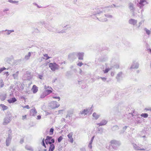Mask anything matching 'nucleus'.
I'll return each mask as SVG.
<instances>
[{"mask_svg": "<svg viewBox=\"0 0 151 151\" xmlns=\"http://www.w3.org/2000/svg\"><path fill=\"white\" fill-rule=\"evenodd\" d=\"M109 7H105L104 8V10L103 11H101L99 9L96 10L94 11L93 13L91 15V17L94 19L95 18H96L98 20L102 22H105L107 21V19L105 18L104 19H101L100 20L99 19L98 17L100 16V14L103 12H105L106 11H107V10H108Z\"/></svg>", "mask_w": 151, "mask_h": 151, "instance_id": "1", "label": "nucleus"}, {"mask_svg": "<svg viewBox=\"0 0 151 151\" xmlns=\"http://www.w3.org/2000/svg\"><path fill=\"white\" fill-rule=\"evenodd\" d=\"M46 145L49 144L50 145L53 144L55 142V141L54 139H52V137L47 136H46V139L45 140Z\"/></svg>", "mask_w": 151, "mask_h": 151, "instance_id": "2", "label": "nucleus"}, {"mask_svg": "<svg viewBox=\"0 0 151 151\" xmlns=\"http://www.w3.org/2000/svg\"><path fill=\"white\" fill-rule=\"evenodd\" d=\"M49 67L52 71H55L58 69L59 66L55 63H50L49 64Z\"/></svg>", "mask_w": 151, "mask_h": 151, "instance_id": "3", "label": "nucleus"}, {"mask_svg": "<svg viewBox=\"0 0 151 151\" xmlns=\"http://www.w3.org/2000/svg\"><path fill=\"white\" fill-rule=\"evenodd\" d=\"M43 25L44 27L50 31H54V27H52L51 25H50L44 22H43Z\"/></svg>", "mask_w": 151, "mask_h": 151, "instance_id": "4", "label": "nucleus"}, {"mask_svg": "<svg viewBox=\"0 0 151 151\" xmlns=\"http://www.w3.org/2000/svg\"><path fill=\"white\" fill-rule=\"evenodd\" d=\"M60 106V104L55 101H53L51 102L50 105V107L52 109H54L58 108Z\"/></svg>", "mask_w": 151, "mask_h": 151, "instance_id": "5", "label": "nucleus"}, {"mask_svg": "<svg viewBox=\"0 0 151 151\" xmlns=\"http://www.w3.org/2000/svg\"><path fill=\"white\" fill-rule=\"evenodd\" d=\"M148 4V3L145 0H140L137 6L140 9L142 8L145 5Z\"/></svg>", "mask_w": 151, "mask_h": 151, "instance_id": "6", "label": "nucleus"}, {"mask_svg": "<svg viewBox=\"0 0 151 151\" xmlns=\"http://www.w3.org/2000/svg\"><path fill=\"white\" fill-rule=\"evenodd\" d=\"M77 52H73L71 53L68 55V58L70 60H74L75 59L77 56Z\"/></svg>", "mask_w": 151, "mask_h": 151, "instance_id": "7", "label": "nucleus"}, {"mask_svg": "<svg viewBox=\"0 0 151 151\" xmlns=\"http://www.w3.org/2000/svg\"><path fill=\"white\" fill-rule=\"evenodd\" d=\"M10 117L9 116H7L4 118L3 124L4 125L8 124L10 122Z\"/></svg>", "mask_w": 151, "mask_h": 151, "instance_id": "8", "label": "nucleus"}, {"mask_svg": "<svg viewBox=\"0 0 151 151\" xmlns=\"http://www.w3.org/2000/svg\"><path fill=\"white\" fill-rule=\"evenodd\" d=\"M139 63L135 61L133 62L132 64L130 67V68L132 69H137L139 68Z\"/></svg>", "mask_w": 151, "mask_h": 151, "instance_id": "9", "label": "nucleus"}, {"mask_svg": "<svg viewBox=\"0 0 151 151\" xmlns=\"http://www.w3.org/2000/svg\"><path fill=\"white\" fill-rule=\"evenodd\" d=\"M77 56L79 60H83L84 53L83 52H77Z\"/></svg>", "mask_w": 151, "mask_h": 151, "instance_id": "10", "label": "nucleus"}, {"mask_svg": "<svg viewBox=\"0 0 151 151\" xmlns=\"http://www.w3.org/2000/svg\"><path fill=\"white\" fill-rule=\"evenodd\" d=\"M12 139V136H10V135L9 136H8V137H7L6 141V145L7 146H8L9 145Z\"/></svg>", "mask_w": 151, "mask_h": 151, "instance_id": "11", "label": "nucleus"}, {"mask_svg": "<svg viewBox=\"0 0 151 151\" xmlns=\"http://www.w3.org/2000/svg\"><path fill=\"white\" fill-rule=\"evenodd\" d=\"M110 143L112 145H115L117 146H119L121 144L119 141L115 140L111 141Z\"/></svg>", "mask_w": 151, "mask_h": 151, "instance_id": "12", "label": "nucleus"}, {"mask_svg": "<svg viewBox=\"0 0 151 151\" xmlns=\"http://www.w3.org/2000/svg\"><path fill=\"white\" fill-rule=\"evenodd\" d=\"M107 121L105 119H103L101 121L100 123H97L96 124L99 126H103L105 125L107 123Z\"/></svg>", "mask_w": 151, "mask_h": 151, "instance_id": "13", "label": "nucleus"}, {"mask_svg": "<svg viewBox=\"0 0 151 151\" xmlns=\"http://www.w3.org/2000/svg\"><path fill=\"white\" fill-rule=\"evenodd\" d=\"M137 23V20L134 19H130L129 20V23L132 25H135Z\"/></svg>", "mask_w": 151, "mask_h": 151, "instance_id": "14", "label": "nucleus"}, {"mask_svg": "<svg viewBox=\"0 0 151 151\" xmlns=\"http://www.w3.org/2000/svg\"><path fill=\"white\" fill-rule=\"evenodd\" d=\"M129 7L131 12H134L135 8L133 3H129Z\"/></svg>", "mask_w": 151, "mask_h": 151, "instance_id": "15", "label": "nucleus"}, {"mask_svg": "<svg viewBox=\"0 0 151 151\" xmlns=\"http://www.w3.org/2000/svg\"><path fill=\"white\" fill-rule=\"evenodd\" d=\"M122 72H119L116 77V78L118 81H119L122 78Z\"/></svg>", "mask_w": 151, "mask_h": 151, "instance_id": "16", "label": "nucleus"}, {"mask_svg": "<svg viewBox=\"0 0 151 151\" xmlns=\"http://www.w3.org/2000/svg\"><path fill=\"white\" fill-rule=\"evenodd\" d=\"M73 135V133L71 132L69 134L67 135V136L69 138V141H70L71 143H73V139L72 138Z\"/></svg>", "mask_w": 151, "mask_h": 151, "instance_id": "17", "label": "nucleus"}, {"mask_svg": "<svg viewBox=\"0 0 151 151\" xmlns=\"http://www.w3.org/2000/svg\"><path fill=\"white\" fill-rule=\"evenodd\" d=\"M133 146L134 149L136 150H145L144 148H141L140 147L138 146L137 145L135 144H133Z\"/></svg>", "mask_w": 151, "mask_h": 151, "instance_id": "18", "label": "nucleus"}, {"mask_svg": "<svg viewBox=\"0 0 151 151\" xmlns=\"http://www.w3.org/2000/svg\"><path fill=\"white\" fill-rule=\"evenodd\" d=\"M35 52H29L28 53L27 55H26L24 57V59L25 60H28L29 59L30 57L31 56V54H34L35 55Z\"/></svg>", "mask_w": 151, "mask_h": 151, "instance_id": "19", "label": "nucleus"}, {"mask_svg": "<svg viewBox=\"0 0 151 151\" xmlns=\"http://www.w3.org/2000/svg\"><path fill=\"white\" fill-rule=\"evenodd\" d=\"M32 90L34 93H35L38 91V88L35 85H34L32 88Z\"/></svg>", "mask_w": 151, "mask_h": 151, "instance_id": "20", "label": "nucleus"}, {"mask_svg": "<svg viewBox=\"0 0 151 151\" xmlns=\"http://www.w3.org/2000/svg\"><path fill=\"white\" fill-rule=\"evenodd\" d=\"M13 58L12 56L11 57H7L5 58L4 59V61L8 63H10Z\"/></svg>", "mask_w": 151, "mask_h": 151, "instance_id": "21", "label": "nucleus"}, {"mask_svg": "<svg viewBox=\"0 0 151 151\" xmlns=\"http://www.w3.org/2000/svg\"><path fill=\"white\" fill-rule=\"evenodd\" d=\"M92 116L93 117V119L95 120H97L100 116V115L99 114H97L95 112L93 113Z\"/></svg>", "mask_w": 151, "mask_h": 151, "instance_id": "22", "label": "nucleus"}, {"mask_svg": "<svg viewBox=\"0 0 151 151\" xmlns=\"http://www.w3.org/2000/svg\"><path fill=\"white\" fill-rule=\"evenodd\" d=\"M6 94L4 93H0V99L1 101L4 100L6 98Z\"/></svg>", "mask_w": 151, "mask_h": 151, "instance_id": "23", "label": "nucleus"}, {"mask_svg": "<svg viewBox=\"0 0 151 151\" xmlns=\"http://www.w3.org/2000/svg\"><path fill=\"white\" fill-rule=\"evenodd\" d=\"M19 71H17L15 73L12 74L15 80H18V74Z\"/></svg>", "mask_w": 151, "mask_h": 151, "instance_id": "24", "label": "nucleus"}, {"mask_svg": "<svg viewBox=\"0 0 151 151\" xmlns=\"http://www.w3.org/2000/svg\"><path fill=\"white\" fill-rule=\"evenodd\" d=\"M37 113L36 110L35 109H31L30 111V115L33 116H35Z\"/></svg>", "mask_w": 151, "mask_h": 151, "instance_id": "25", "label": "nucleus"}, {"mask_svg": "<svg viewBox=\"0 0 151 151\" xmlns=\"http://www.w3.org/2000/svg\"><path fill=\"white\" fill-rule=\"evenodd\" d=\"M17 101V99L15 97L12 98L8 100V101L9 103H14Z\"/></svg>", "mask_w": 151, "mask_h": 151, "instance_id": "26", "label": "nucleus"}, {"mask_svg": "<svg viewBox=\"0 0 151 151\" xmlns=\"http://www.w3.org/2000/svg\"><path fill=\"white\" fill-rule=\"evenodd\" d=\"M88 110L87 109H85L83 111H81L80 114H84V115H86L87 114Z\"/></svg>", "mask_w": 151, "mask_h": 151, "instance_id": "27", "label": "nucleus"}, {"mask_svg": "<svg viewBox=\"0 0 151 151\" xmlns=\"http://www.w3.org/2000/svg\"><path fill=\"white\" fill-rule=\"evenodd\" d=\"M55 148V146L53 144H51L50 145L49 150V151H53Z\"/></svg>", "mask_w": 151, "mask_h": 151, "instance_id": "28", "label": "nucleus"}, {"mask_svg": "<svg viewBox=\"0 0 151 151\" xmlns=\"http://www.w3.org/2000/svg\"><path fill=\"white\" fill-rule=\"evenodd\" d=\"M26 76L27 77V79L28 80H30L32 78V76L31 75V73L30 72H27L26 73Z\"/></svg>", "mask_w": 151, "mask_h": 151, "instance_id": "29", "label": "nucleus"}, {"mask_svg": "<svg viewBox=\"0 0 151 151\" xmlns=\"http://www.w3.org/2000/svg\"><path fill=\"white\" fill-rule=\"evenodd\" d=\"M0 107H2L3 111H4L7 109L8 108L7 106L2 104H0Z\"/></svg>", "mask_w": 151, "mask_h": 151, "instance_id": "30", "label": "nucleus"}, {"mask_svg": "<svg viewBox=\"0 0 151 151\" xmlns=\"http://www.w3.org/2000/svg\"><path fill=\"white\" fill-rule=\"evenodd\" d=\"M47 95V94L44 91L41 93L40 96V98L43 99Z\"/></svg>", "mask_w": 151, "mask_h": 151, "instance_id": "31", "label": "nucleus"}, {"mask_svg": "<svg viewBox=\"0 0 151 151\" xmlns=\"http://www.w3.org/2000/svg\"><path fill=\"white\" fill-rule=\"evenodd\" d=\"M4 31L6 32V34L7 35H9L11 33L14 32V30H8L6 29L5 31L3 30L2 31V32H3Z\"/></svg>", "mask_w": 151, "mask_h": 151, "instance_id": "32", "label": "nucleus"}, {"mask_svg": "<svg viewBox=\"0 0 151 151\" xmlns=\"http://www.w3.org/2000/svg\"><path fill=\"white\" fill-rule=\"evenodd\" d=\"M25 148L26 149L30 151H33L34 150L33 149L31 146L28 145H26V146Z\"/></svg>", "mask_w": 151, "mask_h": 151, "instance_id": "33", "label": "nucleus"}, {"mask_svg": "<svg viewBox=\"0 0 151 151\" xmlns=\"http://www.w3.org/2000/svg\"><path fill=\"white\" fill-rule=\"evenodd\" d=\"M144 31H145L146 32V33L148 35H149L150 33V30L147 29L146 28H145L144 29Z\"/></svg>", "mask_w": 151, "mask_h": 151, "instance_id": "34", "label": "nucleus"}, {"mask_svg": "<svg viewBox=\"0 0 151 151\" xmlns=\"http://www.w3.org/2000/svg\"><path fill=\"white\" fill-rule=\"evenodd\" d=\"M142 119V118L140 117H137L136 118H135V121L137 123H140L141 122L140 121V120Z\"/></svg>", "mask_w": 151, "mask_h": 151, "instance_id": "35", "label": "nucleus"}, {"mask_svg": "<svg viewBox=\"0 0 151 151\" xmlns=\"http://www.w3.org/2000/svg\"><path fill=\"white\" fill-rule=\"evenodd\" d=\"M112 131H115L119 129V127L117 125H115L112 127L111 128Z\"/></svg>", "mask_w": 151, "mask_h": 151, "instance_id": "36", "label": "nucleus"}, {"mask_svg": "<svg viewBox=\"0 0 151 151\" xmlns=\"http://www.w3.org/2000/svg\"><path fill=\"white\" fill-rule=\"evenodd\" d=\"M141 116L145 118H146L148 117V115L147 113H142L140 115Z\"/></svg>", "mask_w": 151, "mask_h": 151, "instance_id": "37", "label": "nucleus"}, {"mask_svg": "<svg viewBox=\"0 0 151 151\" xmlns=\"http://www.w3.org/2000/svg\"><path fill=\"white\" fill-rule=\"evenodd\" d=\"M8 1L12 4H18L19 1H13V0H9Z\"/></svg>", "mask_w": 151, "mask_h": 151, "instance_id": "38", "label": "nucleus"}, {"mask_svg": "<svg viewBox=\"0 0 151 151\" xmlns=\"http://www.w3.org/2000/svg\"><path fill=\"white\" fill-rule=\"evenodd\" d=\"M73 114V112L72 111H68L67 112V115L68 116H69V117H71L72 116V115Z\"/></svg>", "mask_w": 151, "mask_h": 151, "instance_id": "39", "label": "nucleus"}, {"mask_svg": "<svg viewBox=\"0 0 151 151\" xmlns=\"http://www.w3.org/2000/svg\"><path fill=\"white\" fill-rule=\"evenodd\" d=\"M47 94V95L50 94L52 92V91L50 90H45L44 91Z\"/></svg>", "mask_w": 151, "mask_h": 151, "instance_id": "40", "label": "nucleus"}, {"mask_svg": "<svg viewBox=\"0 0 151 151\" xmlns=\"http://www.w3.org/2000/svg\"><path fill=\"white\" fill-rule=\"evenodd\" d=\"M4 86V83L2 79H0V88L3 87Z\"/></svg>", "mask_w": 151, "mask_h": 151, "instance_id": "41", "label": "nucleus"}, {"mask_svg": "<svg viewBox=\"0 0 151 151\" xmlns=\"http://www.w3.org/2000/svg\"><path fill=\"white\" fill-rule=\"evenodd\" d=\"M54 129L52 128H51L50 129V134L52 135L53 134L54 131Z\"/></svg>", "mask_w": 151, "mask_h": 151, "instance_id": "42", "label": "nucleus"}, {"mask_svg": "<svg viewBox=\"0 0 151 151\" xmlns=\"http://www.w3.org/2000/svg\"><path fill=\"white\" fill-rule=\"evenodd\" d=\"M63 138L62 136H60L59 137L58 139V142H60L63 139Z\"/></svg>", "mask_w": 151, "mask_h": 151, "instance_id": "43", "label": "nucleus"}, {"mask_svg": "<svg viewBox=\"0 0 151 151\" xmlns=\"http://www.w3.org/2000/svg\"><path fill=\"white\" fill-rule=\"evenodd\" d=\"M110 69L109 68H106L105 70H104V73H107L110 70Z\"/></svg>", "mask_w": 151, "mask_h": 151, "instance_id": "44", "label": "nucleus"}, {"mask_svg": "<svg viewBox=\"0 0 151 151\" xmlns=\"http://www.w3.org/2000/svg\"><path fill=\"white\" fill-rule=\"evenodd\" d=\"M98 130L101 133H102L103 132V129L102 128H98Z\"/></svg>", "mask_w": 151, "mask_h": 151, "instance_id": "45", "label": "nucleus"}, {"mask_svg": "<svg viewBox=\"0 0 151 151\" xmlns=\"http://www.w3.org/2000/svg\"><path fill=\"white\" fill-rule=\"evenodd\" d=\"M42 145L45 148H46V146L45 142L44 139H43L42 140Z\"/></svg>", "mask_w": 151, "mask_h": 151, "instance_id": "46", "label": "nucleus"}, {"mask_svg": "<svg viewBox=\"0 0 151 151\" xmlns=\"http://www.w3.org/2000/svg\"><path fill=\"white\" fill-rule=\"evenodd\" d=\"M112 146L114 149L116 150L118 149V147L119 146H117L115 145H112Z\"/></svg>", "mask_w": 151, "mask_h": 151, "instance_id": "47", "label": "nucleus"}, {"mask_svg": "<svg viewBox=\"0 0 151 151\" xmlns=\"http://www.w3.org/2000/svg\"><path fill=\"white\" fill-rule=\"evenodd\" d=\"M127 128V127L126 126L123 127V128L122 132H120V134L123 133H124V132L125 131V130H126Z\"/></svg>", "mask_w": 151, "mask_h": 151, "instance_id": "48", "label": "nucleus"}, {"mask_svg": "<svg viewBox=\"0 0 151 151\" xmlns=\"http://www.w3.org/2000/svg\"><path fill=\"white\" fill-rule=\"evenodd\" d=\"M44 56L45 57V60H48L49 58H50V57L48 56L47 54H45L44 55Z\"/></svg>", "mask_w": 151, "mask_h": 151, "instance_id": "49", "label": "nucleus"}, {"mask_svg": "<svg viewBox=\"0 0 151 151\" xmlns=\"http://www.w3.org/2000/svg\"><path fill=\"white\" fill-rule=\"evenodd\" d=\"M12 130L10 129H9L8 131V136H9V135H10V136H12Z\"/></svg>", "mask_w": 151, "mask_h": 151, "instance_id": "50", "label": "nucleus"}, {"mask_svg": "<svg viewBox=\"0 0 151 151\" xmlns=\"http://www.w3.org/2000/svg\"><path fill=\"white\" fill-rule=\"evenodd\" d=\"M52 98L54 99H58V101H59L60 100V98L59 96H53Z\"/></svg>", "mask_w": 151, "mask_h": 151, "instance_id": "51", "label": "nucleus"}, {"mask_svg": "<svg viewBox=\"0 0 151 151\" xmlns=\"http://www.w3.org/2000/svg\"><path fill=\"white\" fill-rule=\"evenodd\" d=\"M55 32H56L58 33H63L64 32L63 30L60 31L59 30H56Z\"/></svg>", "mask_w": 151, "mask_h": 151, "instance_id": "52", "label": "nucleus"}, {"mask_svg": "<svg viewBox=\"0 0 151 151\" xmlns=\"http://www.w3.org/2000/svg\"><path fill=\"white\" fill-rule=\"evenodd\" d=\"M83 65V63L81 62H79L77 64V65L79 67H81Z\"/></svg>", "mask_w": 151, "mask_h": 151, "instance_id": "53", "label": "nucleus"}, {"mask_svg": "<svg viewBox=\"0 0 151 151\" xmlns=\"http://www.w3.org/2000/svg\"><path fill=\"white\" fill-rule=\"evenodd\" d=\"M5 69H6V68L4 67H3V68H0V73H1Z\"/></svg>", "mask_w": 151, "mask_h": 151, "instance_id": "54", "label": "nucleus"}, {"mask_svg": "<svg viewBox=\"0 0 151 151\" xmlns=\"http://www.w3.org/2000/svg\"><path fill=\"white\" fill-rule=\"evenodd\" d=\"M68 119L66 120L65 118H63L61 119V121L63 122L64 121L65 122H68Z\"/></svg>", "mask_w": 151, "mask_h": 151, "instance_id": "55", "label": "nucleus"}, {"mask_svg": "<svg viewBox=\"0 0 151 151\" xmlns=\"http://www.w3.org/2000/svg\"><path fill=\"white\" fill-rule=\"evenodd\" d=\"M105 16L108 18H112V16L111 15H110L109 14H104Z\"/></svg>", "mask_w": 151, "mask_h": 151, "instance_id": "56", "label": "nucleus"}, {"mask_svg": "<svg viewBox=\"0 0 151 151\" xmlns=\"http://www.w3.org/2000/svg\"><path fill=\"white\" fill-rule=\"evenodd\" d=\"M94 137H95V136H93L91 138V140L90 142V143H91V144H92V142H93V139L94 138Z\"/></svg>", "mask_w": 151, "mask_h": 151, "instance_id": "57", "label": "nucleus"}, {"mask_svg": "<svg viewBox=\"0 0 151 151\" xmlns=\"http://www.w3.org/2000/svg\"><path fill=\"white\" fill-rule=\"evenodd\" d=\"M70 117H69V116H68V115H67L66 116L65 118L66 119V120H67L68 119V122H69V120H70Z\"/></svg>", "mask_w": 151, "mask_h": 151, "instance_id": "58", "label": "nucleus"}, {"mask_svg": "<svg viewBox=\"0 0 151 151\" xmlns=\"http://www.w3.org/2000/svg\"><path fill=\"white\" fill-rule=\"evenodd\" d=\"M101 78L102 80L104 81H105L106 80V78H104V77H100V78Z\"/></svg>", "mask_w": 151, "mask_h": 151, "instance_id": "59", "label": "nucleus"}, {"mask_svg": "<svg viewBox=\"0 0 151 151\" xmlns=\"http://www.w3.org/2000/svg\"><path fill=\"white\" fill-rule=\"evenodd\" d=\"M44 88L46 90L47 88H52L51 87H49V86H47L46 85L45 86Z\"/></svg>", "mask_w": 151, "mask_h": 151, "instance_id": "60", "label": "nucleus"}, {"mask_svg": "<svg viewBox=\"0 0 151 151\" xmlns=\"http://www.w3.org/2000/svg\"><path fill=\"white\" fill-rule=\"evenodd\" d=\"M33 4L35 6H36L38 8H40L41 7V6H39L37 3H34Z\"/></svg>", "mask_w": 151, "mask_h": 151, "instance_id": "61", "label": "nucleus"}, {"mask_svg": "<svg viewBox=\"0 0 151 151\" xmlns=\"http://www.w3.org/2000/svg\"><path fill=\"white\" fill-rule=\"evenodd\" d=\"M34 32L37 33L39 32V31L37 29H35Z\"/></svg>", "mask_w": 151, "mask_h": 151, "instance_id": "62", "label": "nucleus"}, {"mask_svg": "<svg viewBox=\"0 0 151 151\" xmlns=\"http://www.w3.org/2000/svg\"><path fill=\"white\" fill-rule=\"evenodd\" d=\"M114 67L116 69H118L119 68V65L117 64L114 66Z\"/></svg>", "mask_w": 151, "mask_h": 151, "instance_id": "63", "label": "nucleus"}, {"mask_svg": "<svg viewBox=\"0 0 151 151\" xmlns=\"http://www.w3.org/2000/svg\"><path fill=\"white\" fill-rule=\"evenodd\" d=\"M145 110L147 111H151V107L149 108H145Z\"/></svg>", "mask_w": 151, "mask_h": 151, "instance_id": "64", "label": "nucleus"}]
</instances>
